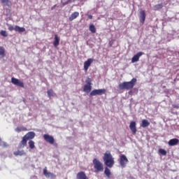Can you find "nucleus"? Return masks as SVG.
Returning a JSON list of instances; mask_svg holds the SVG:
<instances>
[{"instance_id": "29", "label": "nucleus", "mask_w": 179, "mask_h": 179, "mask_svg": "<svg viewBox=\"0 0 179 179\" xmlns=\"http://www.w3.org/2000/svg\"><path fill=\"white\" fill-rule=\"evenodd\" d=\"M2 3H6L8 7L12 6V2L9 0H1Z\"/></svg>"}, {"instance_id": "28", "label": "nucleus", "mask_w": 179, "mask_h": 179, "mask_svg": "<svg viewBox=\"0 0 179 179\" xmlns=\"http://www.w3.org/2000/svg\"><path fill=\"white\" fill-rule=\"evenodd\" d=\"M28 145L31 149H34V148H36L35 143L32 140H30L28 142Z\"/></svg>"}, {"instance_id": "34", "label": "nucleus", "mask_w": 179, "mask_h": 179, "mask_svg": "<svg viewBox=\"0 0 179 179\" xmlns=\"http://www.w3.org/2000/svg\"><path fill=\"white\" fill-rule=\"evenodd\" d=\"M0 34L3 37H8V33L6 32V31H3V30L1 31Z\"/></svg>"}, {"instance_id": "35", "label": "nucleus", "mask_w": 179, "mask_h": 179, "mask_svg": "<svg viewBox=\"0 0 179 179\" xmlns=\"http://www.w3.org/2000/svg\"><path fill=\"white\" fill-rule=\"evenodd\" d=\"M6 26L8 27V30L10 31H13V30H15V27H13L12 25H10V24H6Z\"/></svg>"}, {"instance_id": "4", "label": "nucleus", "mask_w": 179, "mask_h": 179, "mask_svg": "<svg viewBox=\"0 0 179 179\" xmlns=\"http://www.w3.org/2000/svg\"><path fill=\"white\" fill-rule=\"evenodd\" d=\"M92 163L94 164V173H101L104 171V165L100 160L95 158L93 159Z\"/></svg>"}, {"instance_id": "37", "label": "nucleus", "mask_w": 179, "mask_h": 179, "mask_svg": "<svg viewBox=\"0 0 179 179\" xmlns=\"http://www.w3.org/2000/svg\"><path fill=\"white\" fill-rule=\"evenodd\" d=\"M2 146H3V148H7L8 143L6 142H3V143H2Z\"/></svg>"}, {"instance_id": "13", "label": "nucleus", "mask_w": 179, "mask_h": 179, "mask_svg": "<svg viewBox=\"0 0 179 179\" xmlns=\"http://www.w3.org/2000/svg\"><path fill=\"white\" fill-rule=\"evenodd\" d=\"M27 146V139L23 136L22 141L18 144V149H23L24 147Z\"/></svg>"}, {"instance_id": "11", "label": "nucleus", "mask_w": 179, "mask_h": 179, "mask_svg": "<svg viewBox=\"0 0 179 179\" xmlns=\"http://www.w3.org/2000/svg\"><path fill=\"white\" fill-rule=\"evenodd\" d=\"M143 54L145 53L143 52H138L137 54H136L131 59L132 64H134V62H138V61H139V58H141Z\"/></svg>"}, {"instance_id": "6", "label": "nucleus", "mask_w": 179, "mask_h": 179, "mask_svg": "<svg viewBox=\"0 0 179 179\" xmlns=\"http://www.w3.org/2000/svg\"><path fill=\"white\" fill-rule=\"evenodd\" d=\"M129 162V161L128 160V158H127V156H125V155H120V164L121 167H122V169H125V167H127V164Z\"/></svg>"}, {"instance_id": "38", "label": "nucleus", "mask_w": 179, "mask_h": 179, "mask_svg": "<svg viewBox=\"0 0 179 179\" xmlns=\"http://www.w3.org/2000/svg\"><path fill=\"white\" fill-rule=\"evenodd\" d=\"M173 108H179L178 105H173Z\"/></svg>"}, {"instance_id": "12", "label": "nucleus", "mask_w": 179, "mask_h": 179, "mask_svg": "<svg viewBox=\"0 0 179 179\" xmlns=\"http://www.w3.org/2000/svg\"><path fill=\"white\" fill-rule=\"evenodd\" d=\"M92 64H93V59H88L84 62V71H85V72H87V70Z\"/></svg>"}, {"instance_id": "1", "label": "nucleus", "mask_w": 179, "mask_h": 179, "mask_svg": "<svg viewBox=\"0 0 179 179\" xmlns=\"http://www.w3.org/2000/svg\"><path fill=\"white\" fill-rule=\"evenodd\" d=\"M136 78H132L131 81L123 82L119 84L118 87L120 90H131V89H134L135 85H136Z\"/></svg>"}, {"instance_id": "30", "label": "nucleus", "mask_w": 179, "mask_h": 179, "mask_svg": "<svg viewBox=\"0 0 179 179\" xmlns=\"http://www.w3.org/2000/svg\"><path fill=\"white\" fill-rule=\"evenodd\" d=\"M22 131H27V129L26 127H17L15 129L16 132H22Z\"/></svg>"}, {"instance_id": "15", "label": "nucleus", "mask_w": 179, "mask_h": 179, "mask_svg": "<svg viewBox=\"0 0 179 179\" xmlns=\"http://www.w3.org/2000/svg\"><path fill=\"white\" fill-rule=\"evenodd\" d=\"M34 136H36V133H34V131H29L24 136L27 141H30V139H34Z\"/></svg>"}, {"instance_id": "10", "label": "nucleus", "mask_w": 179, "mask_h": 179, "mask_svg": "<svg viewBox=\"0 0 179 179\" xmlns=\"http://www.w3.org/2000/svg\"><path fill=\"white\" fill-rule=\"evenodd\" d=\"M43 175L45 176V177H46V178L54 179L55 178V177H57L53 173L48 172V171H47V167H45L43 169Z\"/></svg>"}, {"instance_id": "31", "label": "nucleus", "mask_w": 179, "mask_h": 179, "mask_svg": "<svg viewBox=\"0 0 179 179\" xmlns=\"http://www.w3.org/2000/svg\"><path fill=\"white\" fill-rule=\"evenodd\" d=\"M159 152L162 155V156H166L167 155V151H166L164 149H159Z\"/></svg>"}, {"instance_id": "3", "label": "nucleus", "mask_w": 179, "mask_h": 179, "mask_svg": "<svg viewBox=\"0 0 179 179\" xmlns=\"http://www.w3.org/2000/svg\"><path fill=\"white\" fill-rule=\"evenodd\" d=\"M103 160L104 162V164L107 166V167H109V169H111L113 166H114V163L115 162L114 161V157L111 155V152L109 151H106L105 154L103 155Z\"/></svg>"}, {"instance_id": "39", "label": "nucleus", "mask_w": 179, "mask_h": 179, "mask_svg": "<svg viewBox=\"0 0 179 179\" xmlns=\"http://www.w3.org/2000/svg\"><path fill=\"white\" fill-rule=\"evenodd\" d=\"M88 17H89L90 19H93V15H90L88 16Z\"/></svg>"}, {"instance_id": "24", "label": "nucleus", "mask_w": 179, "mask_h": 179, "mask_svg": "<svg viewBox=\"0 0 179 179\" xmlns=\"http://www.w3.org/2000/svg\"><path fill=\"white\" fill-rule=\"evenodd\" d=\"M104 174L108 177V178H111V176L113 174L111 173V171L108 168H105Z\"/></svg>"}, {"instance_id": "32", "label": "nucleus", "mask_w": 179, "mask_h": 179, "mask_svg": "<svg viewBox=\"0 0 179 179\" xmlns=\"http://www.w3.org/2000/svg\"><path fill=\"white\" fill-rule=\"evenodd\" d=\"M85 85H87V86H92V78H88L86 80H85Z\"/></svg>"}, {"instance_id": "26", "label": "nucleus", "mask_w": 179, "mask_h": 179, "mask_svg": "<svg viewBox=\"0 0 179 179\" xmlns=\"http://www.w3.org/2000/svg\"><path fill=\"white\" fill-rule=\"evenodd\" d=\"M163 8V3H159L154 6L153 9L154 10H159V9Z\"/></svg>"}, {"instance_id": "19", "label": "nucleus", "mask_w": 179, "mask_h": 179, "mask_svg": "<svg viewBox=\"0 0 179 179\" xmlns=\"http://www.w3.org/2000/svg\"><path fill=\"white\" fill-rule=\"evenodd\" d=\"M15 31H18V33H24V31H26V29L24 27H20L17 25H15L14 27Z\"/></svg>"}, {"instance_id": "36", "label": "nucleus", "mask_w": 179, "mask_h": 179, "mask_svg": "<svg viewBox=\"0 0 179 179\" xmlns=\"http://www.w3.org/2000/svg\"><path fill=\"white\" fill-rule=\"evenodd\" d=\"M113 45H114V39H112V40L109 42V47H113Z\"/></svg>"}, {"instance_id": "18", "label": "nucleus", "mask_w": 179, "mask_h": 179, "mask_svg": "<svg viewBox=\"0 0 179 179\" xmlns=\"http://www.w3.org/2000/svg\"><path fill=\"white\" fill-rule=\"evenodd\" d=\"M77 17H79V12H74L69 17V20L72 22V20H75Z\"/></svg>"}, {"instance_id": "9", "label": "nucleus", "mask_w": 179, "mask_h": 179, "mask_svg": "<svg viewBox=\"0 0 179 179\" xmlns=\"http://www.w3.org/2000/svg\"><path fill=\"white\" fill-rule=\"evenodd\" d=\"M139 20L142 24L145 23V20H146V13L145 10L141 9L139 11Z\"/></svg>"}, {"instance_id": "40", "label": "nucleus", "mask_w": 179, "mask_h": 179, "mask_svg": "<svg viewBox=\"0 0 179 179\" xmlns=\"http://www.w3.org/2000/svg\"><path fill=\"white\" fill-rule=\"evenodd\" d=\"M0 142H1V138H0Z\"/></svg>"}, {"instance_id": "33", "label": "nucleus", "mask_w": 179, "mask_h": 179, "mask_svg": "<svg viewBox=\"0 0 179 179\" xmlns=\"http://www.w3.org/2000/svg\"><path fill=\"white\" fill-rule=\"evenodd\" d=\"M52 96H54V91L52 90H48V96L52 97Z\"/></svg>"}, {"instance_id": "5", "label": "nucleus", "mask_w": 179, "mask_h": 179, "mask_svg": "<svg viewBox=\"0 0 179 179\" xmlns=\"http://www.w3.org/2000/svg\"><path fill=\"white\" fill-rule=\"evenodd\" d=\"M106 89L94 90L90 94V96H102V94H106Z\"/></svg>"}, {"instance_id": "14", "label": "nucleus", "mask_w": 179, "mask_h": 179, "mask_svg": "<svg viewBox=\"0 0 179 179\" xmlns=\"http://www.w3.org/2000/svg\"><path fill=\"white\" fill-rule=\"evenodd\" d=\"M129 128L133 134V135H136V122H131L129 124Z\"/></svg>"}, {"instance_id": "20", "label": "nucleus", "mask_w": 179, "mask_h": 179, "mask_svg": "<svg viewBox=\"0 0 179 179\" xmlns=\"http://www.w3.org/2000/svg\"><path fill=\"white\" fill-rule=\"evenodd\" d=\"M26 152L24 150H17L13 152L14 156H25Z\"/></svg>"}, {"instance_id": "21", "label": "nucleus", "mask_w": 179, "mask_h": 179, "mask_svg": "<svg viewBox=\"0 0 179 179\" xmlns=\"http://www.w3.org/2000/svg\"><path fill=\"white\" fill-rule=\"evenodd\" d=\"M59 36H58V35L55 34V41L53 42V45L54 47H57L59 45Z\"/></svg>"}, {"instance_id": "7", "label": "nucleus", "mask_w": 179, "mask_h": 179, "mask_svg": "<svg viewBox=\"0 0 179 179\" xmlns=\"http://www.w3.org/2000/svg\"><path fill=\"white\" fill-rule=\"evenodd\" d=\"M11 83L15 86H19V87H24V83L22 81H20V80L15 78V77L11 78Z\"/></svg>"}, {"instance_id": "16", "label": "nucleus", "mask_w": 179, "mask_h": 179, "mask_svg": "<svg viewBox=\"0 0 179 179\" xmlns=\"http://www.w3.org/2000/svg\"><path fill=\"white\" fill-rule=\"evenodd\" d=\"M77 179H89L87 176H86V173L84 171H80L76 175Z\"/></svg>"}, {"instance_id": "22", "label": "nucleus", "mask_w": 179, "mask_h": 179, "mask_svg": "<svg viewBox=\"0 0 179 179\" xmlns=\"http://www.w3.org/2000/svg\"><path fill=\"white\" fill-rule=\"evenodd\" d=\"M150 125V122L148 121V120H143L141 122V127L142 128H146Z\"/></svg>"}, {"instance_id": "8", "label": "nucleus", "mask_w": 179, "mask_h": 179, "mask_svg": "<svg viewBox=\"0 0 179 179\" xmlns=\"http://www.w3.org/2000/svg\"><path fill=\"white\" fill-rule=\"evenodd\" d=\"M43 138L45 139V142L50 143V145H54L55 140L52 136H50V134H44Z\"/></svg>"}, {"instance_id": "25", "label": "nucleus", "mask_w": 179, "mask_h": 179, "mask_svg": "<svg viewBox=\"0 0 179 179\" xmlns=\"http://www.w3.org/2000/svg\"><path fill=\"white\" fill-rule=\"evenodd\" d=\"M5 57V48L0 46V58H4Z\"/></svg>"}, {"instance_id": "27", "label": "nucleus", "mask_w": 179, "mask_h": 179, "mask_svg": "<svg viewBox=\"0 0 179 179\" xmlns=\"http://www.w3.org/2000/svg\"><path fill=\"white\" fill-rule=\"evenodd\" d=\"M89 30L91 31V33H96V27H94V24H91L89 27Z\"/></svg>"}, {"instance_id": "2", "label": "nucleus", "mask_w": 179, "mask_h": 179, "mask_svg": "<svg viewBox=\"0 0 179 179\" xmlns=\"http://www.w3.org/2000/svg\"><path fill=\"white\" fill-rule=\"evenodd\" d=\"M103 160L104 162V164L107 166V167H109V169H111L113 166H114V163L115 162L114 161V157L111 155V152L109 151H106L105 154L103 155Z\"/></svg>"}, {"instance_id": "17", "label": "nucleus", "mask_w": 179, "mask_h": 179, "mask_svg": "<svg viewBox=\"0 0 179 179\" xmlns=\"http://www.w3.org/2000/svg\"><path fill=\"white\" fill-rule=\"evenodd\" d=\"M168 143H169V146H176V145H178L179 140H178V138H172V139L169 140Z\"/></svg>"}, {"instance_id": "23", "label": "nucleus", "mask_w": 179, "mask_h": 179, "mask_svg": "<svg viewBox=\"0 0 179 179\" xmlns=\"http://www.w3.org/2000/svg\"><path fill=\"white\" fill-rule=\"evenodd\" d=\"M83 92L85 93H90L92 92V85H84Z\"/></svg>"}]
</instances>
